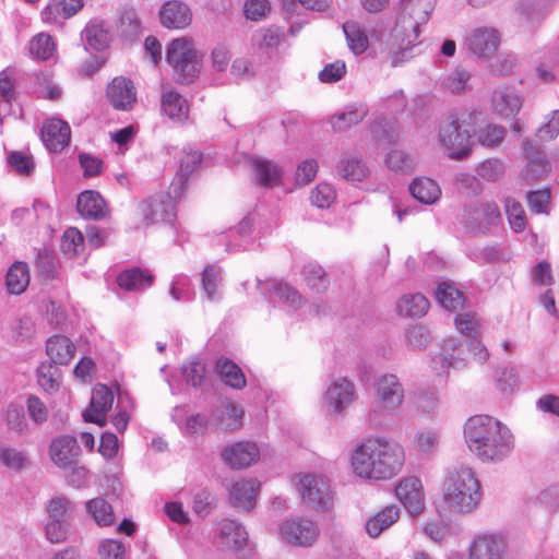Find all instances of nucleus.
Wrapping results in <instances>:
<instances>
[{
    "mask_svg": "<svg viewBox=\"0 0 559 559\" xmlns=\"http://www.w3.org/2000/svg\"><path fill=\"white\" fill-rule=\"evenodd\" d=\"M464 438L469 451L484 463H499L514 449L510 428L488 415L469 417L464 425Z\"/></svg>",
    "mask_w": 559,
    "mask_h": 559,
    "instance_id": "obj_1",
    "label": "nucleus"
},
{
    "mask_svg": "<svg viewBox=\"0 0 559 559\" xmlns=\"http://www.w3.org/2000/svg\"><path fill=\"white\" fill-rule=\"evenodd\" d=\"M404 462V451L399 444L370 440L353 454L352 465L357 475L369 479H389L396 475Z\"/></svg>",
    "mask_w": 559,
    "mask_h": 559,
    "instance_id": "obj_2",
    "label": "nucleus"
},
{
    "mask_svg": "<svg viewBox=\"0 0 559 559\" xmlns=\"http://www.w3.org/2000/svg\"><path fill=\"white\" fill-rule=\"evenodd\" d=\"M443 499L452 512L468 513L476 508L480 501V485L471 467L454 465L448 468Z\"/></svg>",
    "mask_w": 559,
    "mask_h": 559,
    "instance_id": "obj_3",
    "label": "nucleus"
},
{
    "mask_svg": "<svg viewBox=\"0 0 559 559\" xmlns=\"http://www.w3.org/2000/svg\"><path fill=\"white\" fill-rule=\"evenodd\" d=\"M167 62L173 67L176 82L192 83L200 73V61L193 41L186 37L174 39L167 48Z\"/></svg>",
    "mask_w": 559,
    "mask_h": 559,
    "instance_id": "obj_4",
    "label": "nucleus"
},
{
    "mask_svg": "<svg viewBox=\"0 0 559 559\" xmlns=\"http://www.w3.org/2000/svg\"><path fill=\"white\" fill-rule=\"evenodd\" d=\"M439 141L449 151L451 159L466 158L473 148L472 133L465 120L456 115L447 116L439 126Z\"/></svg>",
    "mask_w": 559,
    "mask_h": 559,
    "instance_id": "obj_5",
    "label": "nucleus"
},
{
    "mask_svg": "<svg viewBox=\"0 0 559 559\" xmlns=\"http://www.w3.org/2000/svg\"><path fill=\"white\" fill-rule=\"evenodd\" d=\"M502 222L498 204L495 201H478L464 209L463 223L477 234H487Z\"/></svg>",
    "mask_w": 559,
    "mask_h": 559,
    "instance_id": "obj_6",
    "label": "nucleus"
},
{
    "mask_svg": "<svg viewBox=\"0 0 559 559\" xmlns=\"http://www.w3.org/2000/svg\"><path fill=\"white\" fill-rule=\"evenodd\" d=\"M298 490L304 502L316 510L325 512L332 508L333 495L326 477L311 474L304 475L299 479Z\"/></svg>",
    "mask_w": 559,
    "mask_h": 559,
    "instance_id": "obj_7",
    "label": "nucleus"
},
{
    "mask_svg": "<svg viewBox=\"0 0 559 559\" xmlns=\"http://www.w3.org/2000/svg\"><path fill=\"white\" fill-rule=\"evenodd\" d=\"M179 198L174 195L170 188L168 193L151 197L140 205L144 221L148 224H171L176 218L175 199Z\"/></svg>",
    "mask_w": 559,
    "mask_h": 559,
    "instance_id": "obj_8",
    "label": "nucleus"
},
{
    "mask_svg": "<svg viewBox=\"0 0 559 559\" xmlns=\"http://www.w3.org/2000/svg\"><path fill=\"white\" fill-rule=\"evenodd\" d=\"M373 386L377 401L384 411L393 413L402 405L405 391L397 376L381 373L376 377Z\"/></svg>",
    "mask_w": 559,
    "mask_h": 559,
    "instance_id": "obj_9",
    "label": "nucleus"
},
{
    "mask_svg": "<svg viewBox=\"0 0 559 559\" xmlns=\"http://www.w3.org/2000/svg\"><path fill=\"white\" fill-rule=\"evenodd\" d=\"M411 36L405 38L397 29L384 43V47L380 51V60L382 64L391 68H397L409 61L413 57V50L416 46Z\"/></svg>",
    "mask_w": 559,
    "mask_h": 559,
    "instance_id": "obj_10",
    "label": "nucleus"
},
{
    "mask_svg": "<svg viewBox=\"0 0 559 559\" xmlns=\"http://www.w3.org/2000/svg\"><path fill=\"white\" fill-rule=\"evenodd\" d=\"M467 361L466 340L462 342L456 337H449L443 340L441 353L432 359V368L438 373H442L449 368L461 369Z\"/></svg>",
    "mask_w": 559,
    "mask_h": 559,
    "instance_id": "obj_11",
    "label": "nucleus"
},
{
    "mask_svg": "<svg viewBox=\"0 0 559 559\" xmlns=\"http://www.w3.org/2000/svg\"><path fill=\"white\" fill-rule=\"evenodd\" d=\"M507 543L501 534L476 535L468 548V559H503Z\"/></svg>",
    "mask_w": 559,
    "mask_h": 559,
    "instance_id": "obj_12",
    "label": "nucleus"
},
{
    "mask_svg": "<svg viewBox=\"0 0 559 559\" xmlns=\"http://www.w3.org/2000/svg\"><path fill=\"white\" fill-rule=\"evenodd\" d=\"M281 534L287 543L294 546L308 547L316 542L319 531L310 520L293 519L282 524Z\"/></svg>",
    "mask_w": 559,
    "mask_h": 559,
    "instance_id": "obj_13",
    "label": "nucleus"
},
{
    "mask_svg": "<svg viewBox=\"0 0 559 559\" xmlns=\"http://www.w3.org/2000/svg\"><path fill=\"white\" fill-rule=\"evenodd\" d=\"M522 150L526 159V166L522 173L523 178L533 182L546 177L550 171V162L545 152L528 139L523 141Z\"/></svg>",
    "mask_w": 559,
    "mask_h": 559,
    "instance_id": "obj_14",
    "label": "nucleus"
},
{
    "mask_svg": "<svg viewBox=\"0 0 559 559\" xmlns=\"http://www.w3.org/2000/svg\"><path fill=\"white\" fill-rule=\"evenodd\" d=\"M395 492L399 500L412 515L421 513L425 499L421 481L417 477L401 480L395 487Z\"/></svg>",
    "mask_w": 559,
    "mask_h": 559,
    "instance_id": "obj_15",
    "label": "nucleus"
},
{
    "mask_svg": "<svg viewBox=\"0 0 559 559\" xmlns=\"http://www.w3.org/2000/svg\"><path fill=\"white\" fill-rule=\"evenodd\" d=\"M260 451L255 443L240 441L226 447L222 452L224 462L234 469H241L250 466L259 460Z\"/></svg>",
    "mask_w": 559,
    "mask_h": 559,
    "instance_id": "obj_16",
    "label": "nucleus"
},
{
    "mask_svg": "<svg viewBox=\"0 0 559 559\" xmlns=\"http://www.w3.org/2000/svg\"><path fill=\"white\" fill-rule=\"evenodd\" d=\"M107 98L118 110H130L136 102V92L132 81L118 76L107 86Z\"/></svg>",
    "mask_w": 559,
    "mask_h": 559,
    "instance_id": "obj_17",
    "label": "nucleus"
},
{
    "mask_svg": "<svg viewBox=\"0 0 559 559\" xmlns=\"http://www.w3.org/2000/svg\"><path fill=\"white\" fill-rule=\"evenodd\" d=\"M111 38L110 25L99 17L90 20L81 32V39L95 51H103L108 48Z\"/></svg>",
    "mask_w": 559,
    "mask_h": 559,
    "instance_id": "obj_18",
    "label": "nucleus"
},
{
    "mask_svg": "<svg viewBox=\"0 0 559 559\" xmlns=\"http://www.w3.org/2000/svg\"><path fill=\"white\" fill-rule=\"evenodd\" d=\"M500 39V34L496 28L480 27L467 38V47L474 55L489 58L498 49Z\"/></svg>",
    "mask_w": 559,
    "mask_h": 559,
    "instance_id": "obj_19",
    "label": "nucleus"
},
{
    "mask_svg": "<svg viewBox=\"0 0 559 559\" xmlns=\"http://www.w3.org/2000/svg\"><path fill=\"white\" fill-rule=\"evenodd\" d=\"M41 139L50 152H61L70 143V126L61 119H50L43 126Z\"/></svg>",
    "mask_w": 559,
    "mask_h": 559,
    "instance_id": "obj_20",
    "label": "nucleus"
},
{
    "mask_svg": "<svg viewBox=\"0 0 559 559\" xmlns=\"http://www.w3.org/2000/svg\"><path fill=\"white\" fill-rule=\"evenodd\" d=\"M159 20L164 27L182 29L190 25L192 13L190 8L182 1L170 0L162 5Z\"/></svg>",
    "mask_w": 559,
    "mask_h": 559,
    "instance_id": "obj_21",
    "label": "nucleus"
},
{
    "mask_svg": "<svg viewBox=\"0 0 559 559\" xmlns=\"http://www.w3.org/2000/svg\"><path fill=\"white\" fill-rule=\"evenodd\" d=\"M80 454V447L74 437L61 436L51 441L49 455L60 468L70 467Z\"/></svg>",
    "mask_w": 559,
    "mask_h": 559,
    "instance_id": "obj_22",
    "label": "nucleus"
},
{
    "mask_svg": "<svg viewBox=\"0 0 559 559\" xmlns=\"http://www.w3.org/2000/svg\"><path fill=\"white\" fill-rule=\"evenodd\" d=\"M216 537L223 548L237 550L246 545L248 533L240 523L225 519L218 523Z\"/></svg>",
    "mask_w": 559,
    "mask_h": 559,
    "instance_id": "obj_23",
    "label": "nucleus"
},
{
    "mask_svg": "<svg viewBox=\"0 0 559 559\" xmlns=\"http://www.w3.org/2000/svg\"><path fill=\"white\" fill-rule=\"evenodd\" d=\"M355 399V386L346 378L334 380L325 392V401L335 412L341 413Z\"/></svg>",
    "mask_w": 559,
    "mask_h": 559,
    "instance_id": "obj_24",
    "label": "nucleus"
},
{
    "mask_svg": "<svg viewBox=\"0 0 559 559\" xmlns=\"http://www.w3.org/2000/svg\"><path fill=\"white\" fill-rule=\"evenodd\" d=\"M78 212L84 218L100 221L107 215L106 202L99 192L87 190L78 197Z\"/></svg>",
    "mask_w": 559,
    "mask_h": 559,
    "instance_id": "obj_25",
    "label": "nucleus"
},
{
    "mask_svg": "<svg viewBox=\"0 0 559 559\" xmlns=\"http://www.w3.org/2000/svg\"><path fill=\"white\" fill-rule=\"evenodd\" d=\"M260 484L254 479L236 481L229 492L230 501L236 509L250 511L259 492Z\"/></svg>",
    "mask_w": 559,
    "mask_h": 559,
    "instance_id": "obj_26",
    "label": "nucleus"
},
{
    "mask_svg": "<svg viewBox=\"0 0 559 559\" xmlns=\"http://www.w3.org/2000/svg\"><path fill=\"white\" fill-rule=\"evenodd\" d=\"M163 112L173 121L185 122L189 117V105L187 99L175 90L164 91L160 96Z\"/></svg>",
    "mask_w": 559,
    "mask_h": 559,
    "instance_id": "obj_27",
    "label": "nucleus"
},
{
    "mask_svg": "<svg viewBox=\"0 0 559 559\" xmlns=\"http://www.w3.org/2000/svg\"><path fill=\"white\" fill-rule=\"evenodd\" d=\"M202 160V154L199 152H189L180 159V166L170 189L175 197H181L186 190L190 175L197 169Z\"/></svg>",
    "mask_w": 559,
    "mask_h": 559,
    "instance_id": "obj_28",
    "label": "nucleus"
},
{
    "mask_svg": "<svg viewBox=\"0 0 559 559\" xmlns=\"http://www.w3.org/2000/svg\"><path fill=\"white\" fill-rule=\"evenodd\" d=\"M551 3L550 0H521L516 10L527 26L535 27L546 19Z\"/></svg>",
    "mask_w": 559,
    "mask_h": 559,
    "instance_id": "obj_29",
    "label": "nucleus"
},
{
    "mask_svg": "<svg viewBox=\"0 0 559 559\" xmlns=\"http://www.w3.org/2000/svg\"><path fill=\"white\" fill-rule=\"evenodd\" d=\"M522 97L509 88H500L493 93L492 107L501 117L509 118L515 116L522 108Z\"/></svg>",
    "mask_w": 559,
    "mask_h": 559,
    "instance_id": "obj_30",
    "label": "nucleus"
},
{
    "mask_svg": "<svg viewBox=\"0 0 559 559\" xmlns=\"http://www.w3.org/2000/svg\"><path fill=\"white\" fill-rule=\"evenodd\" d=\"M251 168L254 174V179L260 186L273 188L281 185L282 170L275 163L262 158H253Z\"/></svg>",
    "mask_w": 559,
    "mask_h": 559,
    "instance_id": "obj_31",
    "label": "nucleus"
},
{
    "mask_svg": "<svg viewBox=\"0 0 559 559\" xmlns=\"http://www.w3.org/2000/svg\"><path fill=\"white\" fill-rule=\"evenodd\" d=\"M46 352L55 365H68L75 352L72 342L64 335H53L48 338Z\"/></svg>",
    "mask_w": 559,
    "mask_h": 559,
    "instance_id": "obj_32",
    "label": "nucleus"
},
{
    "mask_svg": "<svg viewBox=\"0 0 559 559\" xmlns=\"http://www.w3.org/2000/svg\"><path fill=\"white\" fill-rule=\"evenodd\" d=\"M404 12L414 19V39L419 37V26L426 23L435 8V0H401Z\"/></svg>",
    "mask_w": 559,
    "mask_h": 559,
    "instance_id": "obj_33",
    "label": "nucleus"
},
{
    "mask_svg": "<svg viewBox=\"0 0 559 559\" xmlns=\"http://www.w3.org/2000/svg\"><path fill=\"white\" fill-rule=\"evenodd\" d=\"M400 518V508L396 506H388L377 514L371 516L366 523V532L377 538L383 531L391 527Z\"/></svg>",
    "mask_w": 559,
    "mask_h": 559,
    "instance_id": "obj_34",
    "label": "nucleus"
},
{
    "mask_svg": "<svg viewBox=\"0 0 559 559\" xmlns=\"http://www.w3.org/2000/svg\"><path fill=\"white\" fill-rule=\"evenodd\" d=\"M409 192L419 202L424 204H433L441 195L438 183L427 177H419L409 185Z\"/></svg>",
    "mask_w": 559,
    "mask_h": 559,
    "instance_id": "obj_35",
    "label": "nucleus"
},
{
    "mask_svg": "<svg viewBox=\"0 0 559 559\" xmlns=\"http://www.w3.org/2000/svg\"><path fill=\"white\" fill-rule=\"evenodd\" d=\"M368 115L365 104L348 105L345 109L332 118V127L336 131H345L361 122Z\"/></svg>",
    "mask_w": 559,
    "mask_h": 559,
    "instance_id": "obj_36",
    "label": "nucleus"
},
{
    "mask_svg": "<svg viewBox=\"0 0 559 559\" xmlns=\"http://www.w3.org/2000/svg\"><path fill=\"white\" fill-rule=\"evenodd\" d=\"M428 309V299L419 293L402 296L396 305L399 314L408 318H420L427 313Z\"/></svg>",
    "mask_w": 559,
    "mask_h": 559,
    "instance_id": "obj_37",
    "label": "nucleus"
},
{
    "mask_svg": "<svg viewBox=\"0 0 559 559\" xmlns=\"http://www.w3.org/2000/svg\"><path fill=\"white\" fill-rule=\"evenodd\" d=\"M118 285L126 290H141L150 287L153 275L140 267L126 270L118 275Z\"/></svg>",
    "mask_w": 559,
    "mask_h": 559,
    "instance_id": "obj_38",
    "label": "nucleus"
},
{
    "mask_svg": "<svg viewBox=\"0 0 559 559\" xmlns=\"http://www.w3.org/2000/svg\"><path fill=\"white\" fill-rule=\"evenodd\" d=\"M215 369L226 385L237 390L242 389L246 385L243 372L233 360L219 358L216 361Z\"/></svg>",
    "mask_w": 559,
    "mask_h": 559,
    "instance_id": "obj_39",
    "label": "nucleus"
},
{
    "mask_svg": "<svg viewBox=\"0 0 559 559\" xmlns=\"http://www.w3.org/2000/svg\"><path fill=\"white\" fill-rule=\"evenodd\" d=\"M8 292L13 295L22 294L29 284V270L26 263L15 262L5 276Z\"/></svg>",
    "mask_w": 559,
    "mask_h": 559,
    "instance_id": "obj_40",
    "label": "nucleus"
},
{
    "mask_svg": "<svg viewBox=\"0 0 559 559\" xmlns=\"http://www.w3.org/2000/svg\"><path fill=\"white\" fill-rule=\"evenodd\" d=\"M474 136L476 141L484 147L495 148L497 147L506 135V130L503 127L486 123L485 126L473 129Z\"/></svg>",
    "mask_w": 559,
    "mask_h": 559,
    "instance_id": "obj_41",
    "label": "nucleus"
},
{
    "mask_svg": "<svg viewBox=\"0 0 559 559\" xmlns=\"http://www.w3.org/2000/svg\"><path fill=\"white\" fill-rule=\"evenodd\" d=\"M343 31L347 45L355 55H361L367 50L369 46L368 36L356 22H345L343 24Z\"/></svg>",
    "mask_w": 559,
    "mask_h": 559,
    "instance_id": "obj_42",
    "label": "nucleus"
},
{
    "mask_svg": "<svg viewBox=\"0 0 559 559\" xmlns=\"http://www.w3.org/2000/svg\"><path fill=\"white\" fill-rule=\"evenodd\" d=\"M436 298L443 308L450 311H455L464 305L463 293L449 283L438 284Z\"/></svg>",
    "mask_w": 559,
    "mask_h": 559,
    "instance_id": "obj_43",
    "label": "nucleus"
},
{
    "mask_svg": "<svg viewBox=\"0 0 559 559\" xmlns=\"http://www.w3.org/2000/svg\"><path fill=\"white\" fill-rule=\"evenodd\" d=\"M302 275L307 286L314 293L320 294L328 289L329 278L323 267L317 263H308L302 269Z\"/></svg>",
    "mask_w": 559,
    "mask_h": 559,
    "instance_id": "obj_44",
    "label": "nucleus"
},
{
    "mask_svg": "<svg viewBox=\"0 0 559 559\" xmlns=\"http://www.w3.org/2000/svg\"><path fill=\"white\" fill-rule=\"evenodd\" d=\"M285 38L282 27L271 25L258 29L252 37L255 46L259 48L274 49L277 48Z\"/></svg>",
    "mask_w": 559,
    "mask_h": 559,
    "instance_id": "obj_45",
    "label": "nucleus"
},
{
    "mask_svg": "<svg viewBox=\"0 0 559 559\" xmlns=\"http://www.w3.org/2000/svg\"><path fill=\"white\" fill-rule=\"evenodd\" d=\"M142 31L141 21L134 9H126L120 15L119 34L126 40L136 39Z\"/></svg>",
    "mask_w": 559,
    "mask_h": 559,
    "instance_id": "obj_46",
    "label": "nucleus"
},
{
    "mask_svg": "<svg viewBox=\"0 0 559 559\" xmlns=\"http://www.w3.org/2000/svg\"><path fill=\"white\" fill-rule=\"evenodd\" d=\"M337 171L343 178L352 181H361L369 174L366 164L356 156L342 159L337 165Z\"/></svg>",
    "mask_w": 559,
    "mask_h": 559,
    "instance_id": "obj_47",
    "label": "nucleus"
},
{
    "mask_svg": "<svg viewBox=\"0 0 559 559\" xmlns=\"http://www.w3.org/2000/svg\"><path fill=\"white\" fill-rule=\"evenodd\" d=\"M503 203L504 212L511 229L514 233H522L527 224L525 211L522 204L511 197L506 198Z\"/></svg>",
    "mask_w": 559,
    "mask_h": 559,
    "instance_id": "obj_48",
    "label": "nucleus"
},
{
    "mask_svg": "<svg viewBox=\"0 0 559 559\" xmlns=\"http://www.w3.org/2000/svg\"><path fill=\"white\" fill-rule=\"evenodd\" d=\"M86 510L92 514L98 525L108 526L115 521L112 507L103 498H95L87 501Z\"/></svg>",
    "mask_w": 559,
    "mask_h": 559,
    "instance_id": "obj_49",
    "label": "nucleus"
},
{
    "mask_svg": "<svg viewBox=\"0 0 559 559\" xmlns=\"http://www.w3.org/2000/svg\"><path fill=\"white\" fill-rule=\"evenodd\" d=\"M372 136L379 143H395L401 135L396 120L380 119L372 128Z\"/></svg>",
    "mask_w": 559,
    "mask_h": 559,
    "instance_id": "obj_50",
    "label": "nucleus"
},
{
    "mask_svg": "<svg viewBox=\"0 0 559 559\" xmlns=\"http://www.w3.org/2000/svg\"><path fill=\"white\" fill-rule=\"evenodd\" d=\"M221 282L219 271L213 265H207L202 273V287L207 300L217 301L219 299Z\"/></svg>",
    "mask_w": 559,
    "mask_h": 559,
    "instance_id": "obj_51",
    "label": "nucleus"
},
{
    "mask_svg": "<svg viewBox=\"0 0 559 559\" xmlns=\"http://www.w3.org/2000/svg\"><path fill=\"white\" fill-rule=\"evenodd\" d=\"M112 403V391L104 384H98L93 390L90 407L86 411L107 414V412L110 411Z\"/></svg>",
    "mask_w": 559,
    "mask_h": 559,
    "instance_id": "obj_52",
    "label": "nucleus"
},
{
    "mask_svg": "<svg viewBox=\"0 0 559 559\" xmlns=\"http://www.w3.org/2000/svg\"><path fill=\"white\" fill-rule=\"evenodd\" d=\"M181 373L188 384L200 388L205 381L206 367L202 360L193 358L182 365Z\"/></svg>",
    "mask_w": 559,
    "mask_h": 559,
    "instance_id": "obj_53",
    "label": "nucleus"
},
{
    "mask_svg": "<svg viewBox=\"0 0 559 559\" xmlns=\"http://www.w3.org/2000/svg\"><path fill=\"white\" fill-rule=\"evenodd\" d=\"M38 384L47 392L57 391L59 388L60 370L52 361L43 362L37 368Z\"/></svg>",
    "mask_w": 559,
    "mask_h": 559,
    "instance_id": "obj_54",
    "label": "nucleus"
},
{
    "mask_svg": "<svg viewBox=\"0 0 559 559\" xmlns=\"http://www.w3.org/2000/svg\"><path fill=\"white\" fill-rule=\"evenodd\" d=\"M48 521L70 523L73 513L71 501L66 497H57L49 501L47 506Z\"/></svg>",
    "mask_w": 559,
    "mask_h": 559,
    "instance_id": "obj_55",
    "label": "nucleus"
},
{
    "mask_svg": "<svg viewBox=\"0 0 559 559\" xmlns=\"http://www.w3.org/2000/svg\"><path fill=\"white\" fill-rule=\"evenodd\" d=\"M7 162L8 166L21 176H29L35 169L32 156L24 152H10L7 157Z\"/></svg>",
    "mask_w": 559,
    "mask_h": 559,
    "instance_id": "obj_56",
    "label": "nucleus"
},
{
    "mask_svg": "<svg viewBox=\"0 0 559 559\" xmlns=\"http://www.w3.org/2000/svg\"><path fill=\"white\" fill-rule=\"evenodd\" d=\"M527 502L554 509L559 504V486L554 485L528 496Z\"/></svg>",
    "mask_w": 559,
    "mask_h": 559,
    "instance_id": "obj_57",
    "label": "nucleus"
},
{
    "mask_svg": "<svg viewBox=\"0 0 559 559\" xmlns=\"http://www.w3.org/2000/svg\"><path fill=\"white\" fill-rule=\"evenodd\" d=\"M61 248L67 254L78 255L84 249L83 234L78 228H68L62 236Z\"/></svg>",
    "mask_w": 559,
    "mask_h": 559,
    "instance_id": "obj_58",
    "label": "nucleus"
},
{
    "mask_svg": "<svg viewBox=\"0 0 559 559\" xmlns=\"http://www.w3.org/2000/svg\"><path fill=\"white\" fill-rule=\"evenodd\" d=\"M273 295L290 307L297 308L301 305L302 297L296 288L287 283L273 282Z\"/></svg>",
    "mask_w": 559,
    "mask_h": 559,
    "instance_id": "obj_59",
    "label": "nucleus"
},
{
    "mask_svg": "<svg viewBox=\"0 0 559 559\" xmlns=\"http://www.w3.org/2000/svg\"><path fill=\"white\" fill-rule=\"evenodd\" d=\"M454 323L457 331L466 337L465 340L477 337L480 330L478 319L475 314L472 313L457 314L455 317Z\"/></svg>",
    "mask_w": 559,
    "mask_h": 559,
    "instance_id": "obj_60",
    "label": "nucleus"
},
{
    "mask_svg": "<svg viewBox=\"0 0 559 559\" xmlns=\"http://www.w3.org/2000/svg\"><path fill=\"white\" fill-rule=\"evenodd\" d=\"M385 163L391 170L397 173H409L414 168V159L412 156L400 150L390 152Z\"/></svg>",
    "mask_w": 559,
    "mask_h": 559,
    "instance_id": "obj_61",
    "label": "nucleus"
},
{
    "mask_svg": "<svg viewBox=\"0 0 559 559\" xmlns=\"http://www.w3.org/2000/svg\"><path fill=\"white\" fill-rule=\"evenodd\" d=\"M29 49L36 58L47 60L53 53L55 44L49 35L39 34L32 39Z\"/></svg>",
    "mask_w": 559,
    "mask_h": 559,
    "instance_id": "obj_62",
    "label": "nucleus"
},
{
    "mask_svg": "<svg viewBox=\"0 0 559 559\" xmlns=\"http://www.w3.org/2000/svg\"><path fill=\"white\" fill-rule=\"evenodd\" d=\"M471 74L464 68L457 67L443 80V86L451 93H461L467 87Z\"/></svg>",
    "mask_w": 559,
    "mask_h": 559,
    "instance_id": "obj_63",
    "label": "nucleus"
},
{
    "mask_svg": "<svg viewBox=\"0 0 559 559\" xmlns=\"http://www.w3.org/2000/svg\"><path fill=\"white\" fill-rule=\"evenodd\" d=\"M476 171L487 181H497L504 174V165L498 158H488L477 166Z\"/></svg>",
    "mask_w": 559,
    "mask_h": 559,
    "instance_id": "obj_64",
    "label": "nucleus"
}]
</instances>
